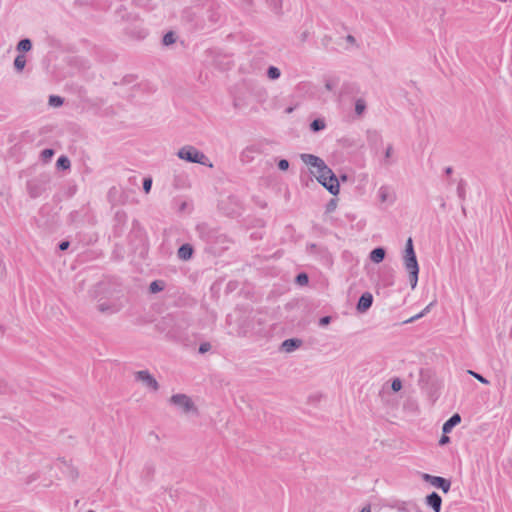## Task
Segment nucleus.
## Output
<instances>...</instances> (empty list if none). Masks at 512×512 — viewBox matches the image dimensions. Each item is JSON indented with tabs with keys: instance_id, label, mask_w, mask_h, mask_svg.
<instances>
[{
	"instance_id": "f257e3e1",
	"label": "nucleus",
	"mask_w": 512,
	"mask_h": 512,
	"mask_svg": "<svg viewBox=\"0 0 512 512\" xmlns=\"http://www.w3.org/2000/svg\"><path fill=\"white\" fill-rule=\"evenodd\" d=\"M301 160L317 170V181L326 188L333 196H337L340 192V184L333 170L326 165L320 157L303 153L300 155Z\"/></svg>"
},
{
	"instance_id": "f03ea898",
	"label": "nucleus",
	"mask_w": 512,
	"mask_h": 512,
	"mask_svg": "<svg viewBox=\"0 0 512 512\" xmlns=\"http://www.w3.org/2000/svg\"><path fill=\"white\" fill-rule=\"evenodd\" d=\"M403 264L409 274V282L411 288L414 289L418 282L419 264L411 237L407 239L405 244V249L403 252Z\"/></svg>"
},
{
	"instance_id": "7ed1b4c3",
	"label": "nucleus",
	"mask_w": 512,
	"mask_h": 512,
	"mask_svg": "<svg viewBox=\"0 0 512 512\" xmlns=\"http://www.w3.org/2000/svg\"><path fill=\"white\" fill-rule=\"evenodd\" d=\"M50 180L51 177L47 173H41L29 179L26 183L29 196L33 199L40 197L48 189Z\"/></svg>"
},
{
	"instance_id": "20e7f679",
	"label": "nucleus",
	"mask_w": 512,
	"mask_h": 512,
	"mask_svg": "<svg viewBox=\"0 0 512 512\" xmlns=\"http://www.w3.org/2000/svg\"><path fill=\"white\" fill-rule=\"evenodd\" d=\"M177 156L181 160H184L189 163H197L204 166L212 167L211 163H207L209 161L208 157L203 152H201L192 145L183 146L181 149L178 150Z\"/></svg>"
},
{
	"instance_id": "39448f33",
	"label": "nucleus",
	"mask_w": 512,
	"mask_h": 512,
	"mask_svg": "<svg viewBox=\"0 0 512 512\" xmlns=\"http://www.w3.org/2000/svg\"><path fill=\"white\" fill-rule=\"evenodd\" d=\"M128 242L136 251L138 249H146L147 235L145 229L141 226L137 219L132 221V227L128 234Z\"/></svg>"
},
{
	"instance_id": "423d86ee",
	"label": "nucleus",
	"mask_w": 512,
	"mask_h": 512,
	"mask_svg": "<svg viewBox=\"0 0 512 512\" xmlns=\"http://www.w3.org/2000/svg\"><path fill=\"white\" fill-rule=\"evenodd\" d=\"M128 216L123 210H118L114 214L112 224V235L114 238H120L124 235L126 230Z\"/></svg>"
},
{
	"instance_id": "0eeeda50",
	"label": "nucleus",
	"mask_w": 512,
	"mask_h": 512,
	"mask_svg": "<svg viewBox=\"0 0 512 512\" xmlns=\"http://www.w3.org/2000/svg\"><path fill=\"white\" fill-rule=\"evenodd\" d=\"M170 403L178 406L184 413L197 412V408L192 399L186 394H174L169 399Z\"/></svg>"
},
{
	"instance_id": "6e6552de",
	"label": "nucleus",
	"mask_w": 512,
	"mask_h": 512,
	"mask_svg": "<svg viewBox=\"0 0 512 512\" xmlns=\"http://www.w3.org/2000/svg\"><path fill=\"white\" fill-rule=\"evenodd\" d=\"M97 291L105 294H121L122 293V284L119 282L118 278L112 277L107 278L97 285Z\"/></svg>"
},
{
	"instance_id": "1a4fd4ad",
	"label": "nucleus",
	"mask_w": 512,
	"mask_h": 512,
	"mask_svg": "<svg viewBox=\"0 0 512 512\" xmlns=\"http://www.w3.org/2000/svg\"><path fill=\"white\" fill-rule=\"evenodd\" d=\"M422 479L434 486L437 489H440L443 493H448L451 488V481L447 478L441 476H434L428 473L422 474Z\"/></svg>"
},
{
	"instance_id": "9d476101",
	"label": "nucleus",
	"mask_w": 512,
	"mask_h": 512,
	"mask_svg": "<svg viewBox=\"0 0 512 512\" xmlns=\"http://www.w3.org/2000/svg\"><path fill=\"white\" fill-rule=\"evenodd\" d=\"M136 381H140L146 387L152 389L153 391H157L159 389V383L154 378V376L148 370H141L135 373Z\"/></svg>"
},
{
	"instance_id": "9b49d317",
	"label": "nucleus",
	"mask_w": 512,
	"mask_h": 512,
	"mask_svg": "<svg viewBox=\"0 0 512 512\" xmlns=\"http://www.w3.org/2000/svg\"><path fill=\"white\" fill-rule=\"evenodd\" d=\"M213 236L214 239L209 243L212 249L218 252L228 249L231 241L225 234L220 233V231L217 229L215 231V235Z\"/></svg>"
},
{
	"instance_id": "f8f14e48",
	"label": "nucleus",
	"mask_w": 512,
	"mask_h": 512,
	"mask_svg": "<svg viewBox=\"0 0 512 512\" xmlns=\"http://www.w3.org/2000/svg\"><path fill=\"white\" fill-rule=\"evenodd\" d=\"M360 92L358 84L354 82H344L339 91V100H343L345 98L354 97Z\"/></svg>"
},
{
	"instance_id": "ddd939ff",
	"label": "nucleus",
	"mask_w": 512,
	"mask_h": 512,
	"mask_svg": "<svg viewBox=\"0 0 512 512\" xmlns=\"http://www.w3.org/2000/svg\"><path fill=\"white\" fill-rule=\"evenodd\" d=\"M366 135L369 146L377 153L383 143L382 135L379 131L372 129L367 130Z\"/></svg>"
},
{
	"instance_id": "4468645a",
	"label": "nucleus",
	"mask_w": 512,
	"mask_h": 512,
	"mask_svg": "<svg viewBox=\"0 0 512 512\" xmlns=\"http://www.w3.org/2000/svg\"><path fill=\"white\" fill-rule=\"evenodd\" d=\"M217 229L210 227L207 223H200L196 226V231L199 237L204 240L207 244L213 240L215 235V231Z\"/></svg>"
},
{
	"instance_id": "2eb2a0df",
	"label": "nucleus",
	"mask_w": 512,
	"mask_h": 512,
	"mask_svg": "<svg viewBox=\"0 0 512 512\" xmlns=\"http://www.w3.org/2000/svg\"><path fill=\"white\" fill-rule=\"evenodd\" d=\"M217 229L210 227L207 223H200L196 226V231L199 237L204 240L207 244L213 240L215 235V231Z\"/></svg>"
},
{
	"instance_id": "dca6fc26",
	"label": "nucleus",
	"mask_w": 512,
	"mask_h": 512,
	"mask_svg": "<svg viewBox=\"0 0 512 512\" xmlns=\"http://www.w3.org/2000/svg\"><path fill=\"white\" fill-rule=\"evenodd\" d=\"M372 304L373 295L370 292H364L357 301L356 310L359 313H365L371 308Z\"/></svg>"
},
{
	"instance_id": "f3484780",
	"label": "nucleus",
	"mask_w": 512,
	"mask_h": 512,
	"mask_svg": "<svg viewBox=\"0 0 512 512\" xmlns=\"http://www.w3.org/2000/svg\"><path fill=\"white\" fill-rule=\"evenodd\" d=\"M425 504L434 512H440L442 507V498L437 492L433 491L425 497Z\"/></svg>"
},
{
	"instance_id": "a211bd4d",
	"label": "nucleus",
	"mask_w": 512,
	"mask_h": 512,
	"mask_svg": "<svg viewBox=\"0 0 512 512\" xmlns=\"http://www.w3.org/2000/svg\"><path fill=\"white\" fill-rule=\"evenodd\" d=\"M88 213V208L83 206L80 210H73L70 212L67 218V223L69 225H75L84 221V217Z\"/></svg>"
},
{
	"instance_id": "6ab92c4d",
	"label": "nucleus",
	"mask_w": 512,
	"mask_h": 512,
	"mask_svg": "<svg viewBox=\"0 0 512 512\" xmlns=\"http://www.w3.org/2000/svg\"><path fill=\"white\" fill-rule=\"evenodd\" d=\"M221 7L219 4L212 3L206 10V17L212 23L216 24L221 18Z\"/></svg>"
},
{
	"instance_id": "aec40b11",
	"label": "nucleus",
	"mask_w": 512,
	"mask_h": 512,
	"mask_svg": "<svg viewBox=\"0 0 512 512\" xmlns=\"http://www.w3.org/2000/svg\"><path fill=\"white\" fill-rule=\"evenodd\" d=\"M194 247L190 243L182 244L177 250V256L183 261H188L193 257Z\"/></svg>"
},
{
	"instance_id": "412c9836",
	"label": "nucleus",
	"mask_w": 512,
	"mask_h": 512,
	"mask_svg": "<svg viewBox=\"0 0 512 512\" xmlns=\"http://www.w3.org/2000/svg\"><path fill=\"white\" fill-rule=\"evenodd\" d=\"M126 35L136 40H142L148 35V31L143 27H127L125 30Z\"/></svg>"
},
{
	"instance_id": "4be33fe9",
	"label": "nucleus",
	"mask_w": 512,
	"mask_h": 512,
	"mask_svg": "<svg viewBox=\"0 0 512 512\" xmlns=\"http://www.w3.org/2000/svg\"><path fill=\"white\" fill-rule=\"evenodd\" d=\"M302 345V340L299 338H289L282 342L281 350L287 353H291L298 349Z\"/></svg>"
},
{
	"instance_id": "5701e85b",
	"label": "nucleus",
	"mask_w": 512,
	"mask_h": 512,
	"mask_svg": "<svg viewBox=\"0 0 512 512\" xmlns=\"http://www.w3.org/2000/svg\"><path fill=\"white\" fill-rule=\"evenodd\" d=\"M461 422V416L458 413L453 414L448 420H446L442 426V433L448 434L452 429Z\"/></svg>"
},
{
	"instance_id": "b1692460",
	"label": "nucleus",
	"mask_w": 512,
	"mask_h": 512,
	"mask_svg": "<svg viewBox=\"0 0 512 512\" xmlns=\"http://www.w3.org/2000/svg\"><path fill=\"white\" fill-rule=\"evenodd\" d=\"M97 308L101 313L114 314L120 311L121 306L117 303L102 302L98 304Z\"/></svg>"
},
{
	"instance_id": "393cba45",
	"label": "nucleus",
	"mask_w": 512,
	"mask_h": 512,
	"mask_svg": "<svg viewBox=\"0 0 512 512\" xmlns=\"http://www.w3.org/2000/svg\"><path fill=\"white\" fill-rule=\"evenodd\" d=\"M386 256V250L383 247H376L374 248L369 255V258L374 263H381Z\"/></svg>"
},
{
	"instance_id": "a878e982",
	"label": "nucleus",
	"mask_w": 512,
	"mask_h": 512,
	"mask_svg": "<svg viewBox=\"0 0 512 512\" xmlns=\"http://www.w3.org/2000/svg\"><path fill=\"white\" fill-rule=\"evenodd\" d=\"M32 49V41L29 38L21 39L17 45L16 50L19 54H23L29 52Z\"/></svg>"
},
{
	"instance_id": "bb28decb",
	"label": "nucleus",
	"mask_w": 512,
	"mask_h": 512,
	"mask_svg": "<svg viewBox=\"0 0 512 512\" xmlns=\"http://www.w3.org/2000/svg\"><path fill=\"white\" fill-rule=\"evenodd\" d=\"M166 283L163 280H154L149 285V292L152 294L159 293L165 289Z\"/></svg>"
},
{
	"instance_id": "cd10ccee",
	"label": "nucleus",
	"mask_w": 512,
	"mask_h": 512,
	"mask_svg": "<svg viewBox=\"0 0 512 512\" xmlns=\"http://www.w3.org/2000/svg\"><path fill=\"white\" fill-rule=\"evenodd\" d=\"M15 70L20 73L24 70L26 65V57L23 54H18L13 62Z\"/></svg>"
},
{
	"instance_id": "c85d7f7f",
	"label": "nucleus",
	"mask_w": 512,
	"mask_h": 512,
	"mask_svg": "<svg viewBox=\"0 0 512 512\" xmlns=\"http://www.w3.org/2000/svg\"><path fill=\"white\" fill-rule=\"evenodd\" d=\"M266 3L270 7V9L276 14V15H282V0H266Z\"/></svg>"
},
{
	"instance_id": "c756f323",
	"label": "nucleus",
	"mask_w": 512,
	"mask_h": 512,
	"mask_svg": "<svg viewBox=\"0 0 512 512\" xmlns=\"http://www.w3.org/2000/svg\"><path fill=\"white\" fill-rule=\"evenodd\" d=\"M325 127L326 123L322 118H316L310 123V130L315 133L324 130Z\"/></svg>"
},
{
	"instance_id": "7c9ffc66",
	"label": "nucleus",
	"mask_w": 512,
	"mask_h": 512,
	"mask_svg": "<svg viewBox=\"0 0 512 512\" xmlns=\"http://www.w3.org/2000/svg\"><path fill=\"white\" fill-rule=\"evenodd\" d=\"M71 166L69 158L65 155H61L56 161V167L59 170H67Z\"/></svg>"
},
{
	"instance_id": "2f4dec72",
	"label": "nucleus",
	"mask_w": 512,
	"mask_h": 512,
	"mask_svg": "<svg viewBox=\"0 0 512 512\" xmlns=\"http://www.w3.org/2000/svg\"><path fill=\"white\" fill-rule=\"evenodd\" d=\"M367 105L363 98H358L355 101V113L357 116H362L366 111Z\"/></svg>"
},
{
	"instance_id": "473e14b6",
	"label": "nucleus",
	"mask_w": 512,
	"mask_h": 512,
	"mask_svg": "<svg viewBox=\"0 0 512 512\" xmlns=\"http://www.w3.org/2000/svg\"><path fill=\"white\" fill-rule=\"evenodd\" d=\"M176 39H177V36H176L175 32L168 31L167 33L164 34V36L162 38V43L164 46H169V45L174 44L176 42Z\"/></svg>"
},
{
	"instance_id": "72a5a7b5",
	"label": "nucleus",
	"mask_w": 512,
	"mask_h": 512,
	"mask_svg": "<svg viewBox=\"0 0 512 512\" xmlns=\"http://www.w3.org/2000/svg\"><path fill=\"white\" fill-rule=\"evenodd\" d=\"M281 75V71L278 67L269 66L267 69V76L271 80H277Z\"/></svg>"
},
{
	"instance_id": "f704fd0d",
	"label": "nucleus",
	"mask_w": 512,
	"mask_h": 512,
	"mask_svg": "<svg viewBox=\"0 0 512 512\" xmlns=\"http://www.w3.org/2000/svg\"><path fill=\"white\" fill-rule=\"evenodd\" d=\"M457 195L460 200L464 201L466 197V181L461 179L457 186Z\"/></svg>"
},
{
	"instance_id": "c9c22d12",
	"label": "nucleus",
	"mask_w": 512,
	"mask_h": 512,
	"mask_svg": "<svg viewBox=\"0 0 512 512\" xmlns=\"http://www.w3.org/2000/svg\"><path fill=\"white\" fill-rule=\"evenodd\" d=\"M55 151L52 148H46L41 151L40 157L43 162H49L54 156Z\"/></svg>"
},
{
	"instance_id": "e433bc0d",
	"label": "nucleus",
	"mask_w": 512,
	"mask_h": 512,
	"mask_svg": "<svg viewBox=\"0 0 512 512\" xmlns=\"http://www.w3.org/2000/svg\"><path fill=\"white\" fill-rule=\"evenodd\" d=\"M49 105L52 107H60L64 103V99L61 96L58 95H51L49 96Z\"/></svg>"
},
{
	"instance_id": "4c0bfd02",
	"label": "nucleus",
	"mask_w": 512,
	"mask_h": 512,
	"mask_svg": "<svg viewBox=\"0 0 512 512\" xmlns=\"http://www.w3.org/2000/svg\"><path fill=\"white\" fill-rule=\"evenodd\" d=\"M308 282H309V276L305 272H300L295 277V283H297L298 285H301V286L307 285Z\"/></svg>"
},
{
	"instance_id": "58836bf2",
	"label": "nucleus",
	"mask_w": 512,
	"mask_h": 512,
	"mask_svg": "<svg viewBox=\"0 0 512 512\" xmlns=\"http://www.w3.org/2000/svg\"><path fill=\"white\" fill-rule=\"evenodd\" d=\"M432 306V303H430L428 306H426L419 314L405 320L403 323H412L414 322L415 320L423 317L430 309V307Z\"/></svg>"
},
{
	"instance_id": "ea45409f",
	"label": "nucleus",
	"mask_w": 512,
	"mask_h": 512,
	"mask_svg": "<svg viewBox=\"0 0 512 512\" xmlns=\"http://www.w3.org/2000/svg\"><path fill=\"white\" fill-rule=\"evenodd\" d=\"M467 373L471 376H473L475 379H477L482 384L488 385L490 382L488 379H486L484 376H482L480 373L475 372L473 370H468Z\"/></svg>"
},
{
	"instance_id": "a19ab883",
	"label": "nucleus",
	"mask_w": 512,
	"mask_h": 512,
	"mask_svg": "<svg viewBox=\"0 0 512 512\" xmlns=\"http://www.w3.org/2000/svg\"><path fill=\"white\" fill-rule=\"evenodd\" d=\"M337 203L338 200L336 198H331L325 206V213H332L336 209Z\"/></svg>"
},
{
	"instance_id": "79ce46f5",
	"label": "nucleus",
	"mask_w": 512,
	"mask_h": 512,
	"mask_svg": "<svg viewBox=\"0 0 512 512\" xmlns=\"http://www.w3.org/2000/svg\"><path fill=\"white\" fill-rule=\"evenodd\" d=\"M338 83H339L338 78H333V79L328 78L325 80V88L328 91H333Z\"/></svg>"
},
{
	"instance_id": "37998d69",
	"label": "nucleus",
	"mask_w": 512,
	"mask_h": 512,
	"mask_svg": "<svg viewBox=\"0 0 512 512\" xmlns=\"http://www.w3.org/2000/svg\"><path fill=\"white\" fill-rule=\"evenodd\" d=\"M392 153H393V146H392V144H389L387 146L386 150H385V153H384V163H385V165H390L392 163L390 161Z\"/></svg>"
},
{
	"instance_id": "c03bdc74",
	"label": "nucleus",
	"mask_w": 512,
	"mask_h": 512,
	"mask_svg": "<svg viewBox=\"0 0 512 512\" xmlns=\"http://www.w3.org/2000/svg\"><path fill=\"white\" fill-rule=\"evenodd\" d=\"M378 193H379V198H380L381 202H386L388 200V197H389L388 187L381 186Z\"/></svg>"
},
{
	"instance_id": "a18cd8bd",
	"label": "nucleus",
	"mask_w": 512,
	"mask_h": 512,
	"mask_svg": "<svg viewBox=\"0 0 512 512\" xmlns=\"http://www.w3.org/2000/svg\"><path fill=\"white\" fill-rule=\"evenodd\" d=\"M306 250L309 254H319L321 252V248L315 243L308 244Z\"/></svg>"
},
{
	"instance_id": "49530a36",
	"label": "nucleus",
	"mask_w": 512,
	"mask_h": 512,
	"mask_svg": "<svg viewBox=\"0 0 512 512\" xmlns=\"http://www.w3.org/2000/svg\"><path fill=\"white\" fill-rule=\"evenodd\" d=\"M391 389L393 392H398L402 389V381L400 378H394L391 382Z\"/></svg>"
},
{
	"instance_id": "de8ad7c7",
	"label": "nucleus",
	"mask_w": 512,
	"mask_h": 512,
	"mask_svg": "<svg viewBox=\"0 0 512 512\" xmlns=\"http://www.w3.org/2000/svg\"><path fill=\"white\" fill-rule=\"evenodd\" d=\"M142 187H143L144 192L146 194H148L152 188V179L150 177L144 178Z\"/></svg>"
},
{
	"instance_id": "09e8293b",
	"label": "nucleus",
	"mask_w": 512,
	"mask_h": 512,
	"mask_svg": "<svg viewBox=\"0 0 512 512\" xmlns=\"http://www.w3.org/2000/svg\"><path fill=\"white\" fill-rule=\"evenodd\" d=\"M278 169L281 171H286L289 168V161L286 159H280L277 163Z\"/></svg>"
},
{
	"instance_id": "8fccbe9b",
	"label": "nucleus",
	"mask_w": 512,
	"mask_h": 512,
	"mask_svg": "<svg viewBox=\"0 0 512 512\" xmlns=\"http://www.w3.org/2000/svg\"><path fill=\"white\" fill-rule=\"evenodd\" d=\"M211 349V344L209 342H203L199 345L198 351L200 354H205Z\"/></svg>"
},
{
	"instance_id": "3c124183",
	"label": "nucleus",
	"mask_w": 512,
	"mask_h": 512,
	"mask_svg": "<svg viewBox=\"0 0 512 512\" xmlns=\"http://www.w3.org/2000/svg\"><path fill=\"white\" fill-rule=\"evenodd\" d=\"M331 320H332L331 316H323L319 319V325L324 327V326L330 324Z\"/></svg>"
},
{
	"instance_id": "603ef678",
	"label": "nucleus",
	"mask_w": 512,
	"mask_h": 512,
	"mask_svg": "<svg viewBox=\"0 0 512 512\" xmlns=\"http://www.w3.org/2000/svg\"><path fill=\"white\" fill-rule=\"evenodd\" d=\"M70 246V242L68 240H63L58 244V248L60 251H66Z\"/></svg>"
},
{
	"instance_id": "864d4df0",
	"label": "nucleus",
	"mask_w": 512,
	"mask_h": 512,
	"mask_svg": "<svg viewBox=\"0 0 512 512\" xmlns=\"http://www.w3.org/2000/svg\"><path fill=\"white\" fill-rule=\"evenodd\" d=\"M450 442V437L447 436V434H442L440 440H439V445L443 446L445 444H448Z\"/></svg>"
},
{
	"instance_id": "5fc2aeb1",
	"label": "nucleus",
	"mask_w": 512,
	"mask_h": 512,
	"mask_svg": "<svg viewBox=\"0 0 512 512\" xmlns=\"http://www.w3.org/2000/svg\"><path fill=\"white\" fill-rule=\"evenodd\" d=\"M9 392H10V388L7 386V384L0 382V393L7 394Z\"/></svg>"
},
{
	"instance_id": "6e6d98bb",
	"label": "nucleus",
	"mask_w": 512,
	"mask_h": 512,
	"mask_svg": "<svg viewBox=\"0 0 512 512\" xmlns=\"http://www.w3.org/2000/svg\"><path fill=\"white\" fill-rule=\"evenodd\" d=\"M398 510L401 511V512H409L406 507H405V503H402L399 507H398ZM415 512H421V510L418 508V507H415Z\"/></svg>"
},
{
	"instance_id": "4d7b16f0",
	"label": "nucleus",
	"mask_w": 512,
	"mask_h": 512,
	"mask_svg": "<svg viewBox=\"0 0 512 512\" xmlns=\"http://www.w3.org/2000/svg\"><path fill=\"white\" fill-rule=\"evenodd\" d=\"M145 471H146L147 475L151 476L154 473V467L151 465H148L145 467Z\"/></svg>"
},
{
	"instance_id": "13d9d810",
	"label": "nucleus",
	"mask_w": 512,
	"mask_h": 512,
	"mask_svg": "<svg viewBox=\"0 0 512 512\" xmlns=\"http://www.w3.org/2000/svg\"><path fill=\"white\" fill-rule=\"evenodd\" d=\"M346 41L351 43V44H354L356 42V39L353 35H347L346 36Z\"/></svg>"
},
{
	"instance_id": "bf43d9fd",
	"label": "nucleus",
	"mask_w": 512,
	"mask_h": 512,
	"mask_svg": "<svg viewBox=\"0 0 512 512\" xmlns=\"http://www.w3.org/2000/svg\"><path fill=\"white\" fill-rule=\"evenodd\" d=\"M444 172H445L446 175H451L453 173V168L450 167V166L446 167Z\"/></svg>"
},
{
	"instance_id": "052dcab7",
	"label": "nucleus",
	"mask_w": 512,
	"mask_h": 512,
	"mask_svg": "<svg viewBox=\"0 0 512 512\" xmlns=\"http://www.w3.org/2000/svg\"><path fill=\"white\" fill-rule=\"evenodd\" d=\"M5 266L2 264V260L0 259V276L4 274Z\"/></svg>"
},
{
	"instance_id": "680f3d73",
	"label": "nucleus",
	"mask_w": 512,
	"mask_h": 512,
	"mask_svg": "<svg viewBox=\"0 0 512 512\" xmlns=\"http://www.w3.org/2000/svg\"><path fill=\"white\" fill-rule=\"evenodd\" d=\"M307 37H308V32H307V31H305V32H303V33H302V35H301V40H302V41H305V40L307 39Z\"/></svg>"
},
{
	"instance_id": "e2e57ef3",
	"label": "nucleus",
	"mask_w": 512,
	"mask_h": 512,
	"mask_svg": "<svg viewBox=\"0 0 512 512\" xmlns=\"http://www.w3.org/2000/svg\"><path fill=\"white\" fill-rule=\"evenodd\" d=\"M186 202H183L180 206V211H183L186 208Z\"/></svg>"
},
{
	"instance_id": "0e129e2a",
	"label": "nucleus",
	"mask_w": 512,
	"mask_h": 512,
	"mask_svg": "<svg viewBox=\"0 0 512 512\" xmlns=\"http://www.w3.org/2000/svg\"><path fill=\"white\" fill-rule=\"evenodd\" d=\"M360 512H371L370 507H364Z\"/></svg>"
},
{
	"instance_id": "69168bd1",
	"label": "nucleus",
	"mask_w": 512,
	"mask_h": 512,
	"mask_svg": "<svg viewBox=\"0 0 512 512\" xmlns=\"http://www.w3.org/2000/svg\"><path fill=\"white\" fill-rule=\"evenodd\" d=\"M330 40H331V38H330V37H325V38L323 39L324 44L326 45Z\"/></svg>"
},
{
	"instance_id": "338daca9",
	"label": "nucleus",
	"mask_w": 512,
	"mask_h": 512,
	"mask_svg": "<svg viewBox=\"0 0 512 512\" xmlns=\"http://www.w3.org/2000/svg\"><path fill=\"white\" fill-rule=\"evenodd\" d=\"M347 179V175H341V180L345 181Z\"/></svg>"
},
{
	"instance_id": "774afa93",
	"label": "nucleus",
	"mask_w": 512,
	"mask_h": 512,
	"mask_svg": "<svg viewBox=\"0 0 512 512\" xmlns=\"http://www.w3.org/2000/svg\"><path fill=\"white\" fill-rule=\"evenodd\" d=\"M87 512H95V511H93V510H89V511H87Z\"/></svg>"
}]
</instances>
